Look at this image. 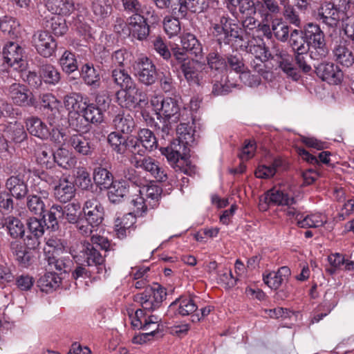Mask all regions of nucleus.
I'll use <instances>...</instances> for the list:
<instances>
[{"label":"nucleus","mask_w":354,"mask_h":354,"mask_svg":"<svg viewBox=\"0 0 354 354\" xmlns=\"http://www.w3.org/2000/svg\"><path fill=\"white\" fill-rule=\"evenodd\" d=\"M26 126L28 133L41 140H46L50 136L47 125L38 117L31 116L26 120Z\"/></svg>","instance_id":"29"},{"label":"nucleus","mask_w":354,"mask_h":354,"mask_svg":"<svg viewBox=\"0 0 354 354\" xmlns=\"http://www.w3.org/2000/svg\"><path fill=\"white\" fill-rule=\"evenodd\" d=\"M289 44L294 52L308 53L304 32L294 30L290 32Z\"/></svg>","instance_id":"44"},{"label":"nucleus","mask_w":354,"mask_h":354,"mask_svg":"<svg viewBox=\"0 0 354 354\" xmlns=\"http://www.w3.org/2000/svg\"><path fill=\"white\" fill-rule=\"evenodd\" d=\"M281 161L276 160L270 166L261 165L255 171V176L258 178H268L272 177L280 165Z\"/></svg>","instance_id":"64"},{"label":"nucleus","mask_w":354,"mask_h":354,"mask_svg":"<svg viewBox=\"0 0 354 354\" xmlns=\"http://www.w3.org/2000/svg\"><path fill=\"white\" fill-rule=\"evenodd\" d=\"M8 137L16 143L23 142L27 138V133L24 125L17 122H10L6 130Z\"/></svg>","instance_id":"49"},{"label":"nucleus","mask_w":354,"mask_h":354,"mask_svg":"<svg viewBox=\"0 0 354 354\" xmlns=\"http://www.w3.org/2000/svg\"><path fill=\"white\" fill-rule=\"evenodd\" d=\"M316 72L322 80L330 84H338L343 77V73L339 67L331 62L321 63L316 68Z\"/></svg>","instance_id":"22"},{"label":"nucleus","mask_w":354,"mask_h":354,"mask_svg":"<svg viewBox=\"0 0 354 354\" xmlns=\"http://www.w3.org/2000/svg\"><path fill=\"white\" fill-rule=\"evenodd\" d=\"M50 28L55 35H63L68 30L65 19L61 15H54L51 17Z\"/></svg>","instance_id":"60"},{"label":"nucleus","mask_w":354,"mask_h":354,"mask_svg":"<svg viewBox=\"0 0 354 354\" xmlns=\"http://www.w3.org/2000/svg\"><path fill=\"white\" fill-rule=\"evenodd\" d=\"M184 17L176 16H166L163 20V28L167 35L171 38L177 36L181 30V26L179 19Z\"/></svg>","instance_id":"48"},{"label":"nucleus","mask_w":354,"mask_h":354,"mask_svg":"<svg viewBox=\"0 0 354 354\" xmlns=\"http://www.w3.org/2000/svg\"><path fill=\"white\" fill-rule=\"evenodd\" d=\"M181 44L187 52L197 56L202 51L201 45L196 37L191 34L187 33L181 37Z\"/></svg>","instance_id":"52"},{"label":"nucleus","mask_w":354,"mask_h":354,"mask_svg":"<svg viewBox=\"0 0 354 354\" xmlns=\"http://www.w3.org/2000/svg\"><path fill=\"white\" fill-rule=\"evenodd\" d=\"M108 197L112 203H118L128 193V187L125 181L115 180L108 187Z\"/></svg>","instance_id":"42"},{"label":"nucleus","mask_w":354,"mask_h":354,"mask_svg":"<svg viewBox=\"0 0 354 354\" xmlns=\"http://www.w3.org/2000/svg\"><path fill=\"white\" fill-rule=\"evenodd\" d=\"M135 74L138 81L146 85L153 84L157 80L156 67L147 57L140 58L134 66Z\"/></svg>","instance_id":"11"},{"label":"nucleus","mask_w":354,"mask_h":354,"mask_svg":"<svg viewBox=\"0 0 354 354\" xmlns=\"http://www.w3.org/2000/svg\"><path fill=\"white\" fill-rule=\"evenodd\" d=\"M159 9H169L173 16L185 17L188 11H196L201 9L199 0H152Z\"/></svg>","instance_id":"8"},{"label":"nucleus","mask_w":354,"mask_h":354,"mask_svg":"<svg viewBox=\"0 0 354 354\" xmlns=\"http://www.w3.org/2000/svg\"><path fill=\"white\" fill-rule=\"evenodd\" d=\"M27 207L35 215L44 217L45 205L41 198L37 195H30L27 197Z\"/></svg>","instance_id":"57"},{"label":"nucleus","mask_w":354,"mask_h":354,"mask_svg":"<svg viewBox=\"0 0 354 354\" xmlns=\"http://www.w3.org/2000/svg\"><path fill=\"white\" fill-rule=\"evenodd\" d=\"M304 32L310 58L319 60L325 57L328 50L326 47L324 33L319 26L308 23L305 26Z\"/></svg>","instance_id":"3"},{"label":"nucleus","mask_w":354,"mask_h":354,"mask_svg":"<svg viewBox=\"0 0 354 354\" xmlns=\"http://www.w3.org/2000/svg\"><path fill=\"white\" fill-rule=\"evenodd\" d=\"M46 7L55 15H68L75 9L73 0H46Z\"/></svg>","instance_id":"33"},{"label":"nucleus","mask_w":354,"mask_h":354,"mask_svg":"<svg viewBox=\"0 0 354 354\" xmlns=\"http://www.w3.org/2000/svg\"><path fill=\"white\" fill-rule=\"evenodd\" d=\"M108 142L112 149L119 154H124L127 150L129 141L118 132H111L108 136Z\"/></svg>","instance_id":"45"},{"label":"nucleus","mask_w":354,"mask_h":354,"mask_svg":"<svg viewBox=\"0 0 354 354\" xmlns=\"http://www.w3.org/2000/svg\"><path fill=\"white\" fill-rule=\"evenodd\" d=\"M68 122L69 126L77 131H82L85 128L86 122L82 113L68 112Z\"/></svg>","instance_id":"63"},{"label":"nucleus","mask_w":354,"mask_h":354,"mask_svg":"<svg viewBox=\"0 0 354 354\" xmlns=\"http://www.w3.org/2000/svg\"><path fill=\"white\" fill-rule=\"evenodd\" d=\"M207 62L213 77L226 75L227 64L226 59L217 51H211L207 56Z\"/></svg>","instance_id":"28"},{"label":"nucleus","mask_w":354,"mask_h":354,"mask_svg":"<svg viewBox=\"0 0 354 354\" xmlns=\"http://www.w3.org/2000/svg\"><path fill=\"white\" fill-rule=\"evenodd\" d=\"M82 76L86 84L94 87L99 86L100 76L92 64H86L82 66Z\"/></svg>","instance_id":"51"},{"label":"nucleus","mask_w":354,"mask_h":354,"mask_svg":"<svg viewBox=\"0 0 354 354\" xmlns=\"http://www.w3.org/2000/svg\"><path fill=\"white\" fill-rule=\"evenodd\" d=\"M115 97L119 105L127 109L141 107L148 104L146 93L138 88L136 83L117 91Z\"/></svg>","instance_id":"7"},{"label":"nucleus","mask_w":354,"mask_h":354,"mask_svg":"<svg viewBox=\"0 0 354 354\" xmlns=\"http://www.w3.org/2000/svg\"><path fill=\"white\" fill-rule=\"evenodd\" d=\"M70 253L77 263L88 266H96L98 273H102L105 270L103 266L104 257L91 243H81L77 245V250L71 248Z\"/></svg>","instance_id":"5"},{"label":"nucleus","mask_w":354,"mask_h":354,"mask_svg":"<svg viewBox=\"0 0 354 354\" xmlns=\"http://www.w3.org/2000/svg\"><path fill=\"white\" fill-rule=\"evenodd\" d=\"M316 19L330 28H336L340 20L339 10L332 3H324L317 10Z\"/></svg>","instance_id":"20"},{"label":"nucleus","mask_w":354,"mask_h":354,"mask_svg":"<svg viewBox=\"0 0 354 354\" xmlns=\"http://www.w3.org/2000/svg\"><path fill=\"white\" fill-rule=\"evenodd\" d=\"M3 223L4 227H6L8 233L12 238H21L25 234V226L18 218L8 216Z\"/></svg>","instance_id":"39"},{"label":"nucleus","mask_w":354,"mask_h":354,"mask_svg":"<svg viewBox=\"0 0 354 354\" xmlns=\"http://www.w3.org/2000/svg\"><path fill=\"white\" fill-rule=\"evenodd\" d=\"M161 192L160 187L153 184L144 185L139 187L138 189V192L145 198L149 206L155 205V203L158 201Z\"/></svg>","instance_id":"47"},{"label":"nucleus","mask_w":354,"mask_h":354,"mask_svg":"<svg viewBox=\"0 0 354 354\" xmlns=\"http://www.w3.org/2000/svg\"><path fill=\"white\" fill-rule=\"evenodd\" d=\"M212 80V93L215 95H225L231 91L232 84L227 82L226 75H218Z\"/></svg>","instance_id":"58"},{"label":"nucleus","mask_w":354,"mask_h":354,"mask_svg":"<svg viewBox=\"0 0 354 354\" xmlns=\"http://www.w3.org/2000/svg\"><path fill=\"white\" fill-rule=\"evenodd\" d=\"M274 57H277L279 66L283 72L295 80L299 78V75L297 69L294 68L291 62V57L285 50L275 47L273 50V58Z\"/></svg>","instance_id":"30"},{"label":"nucleus","mask_w":354,"mask_h":354,"mask_svg":"<svg viewBox=\"0 0 354 354\" xmlns=\"http://www.w3.org/2000/svg\"><path fill=\"white\" fill-rule=\"evenodd\" d=\"M272 30L275 37L281 41H286L289 36V27L284 22L274 21Z\"/></svg>","instance_id":"61"},{"label":"nucleus","mask_w":354,"mask_h":354,"mask_svg":"<svg viewBox=\"0 0 354 354\" xmlns=\"http://www.w3.org/2000/svg\"><path fill=\"white\" fill-rule=\"evenodd\" d=\"M41 105L47 109L46 115L50 125L56 123L59 110L57 108L58 101L57 98L51 93H45L41 95Z\"/></svg>","instance_id":"32"},{"label":"nucleus","mask_w":354,"mask_h":354,"mask_svg":"<svg viewBox=\"0 0 354 354\" xmlns=\"http://www.w3.org/2000/svg\"><path fill=\"white\" fill-rule=\"evenodd\" d=\"M112 78L113 82L123 89L129 86H132L135 82L130 75L123 68H115L112 71Z\"/></svg>","instance_id":"53"},{"label":"nucleus","mask_w":354,"mask_h":354,"mask_svg":"<svg viewBox=\"0 0 354 354\" xmlns=\"http://www.w3.org/2000/svg\"><path fill=\"white\" fill-rule=\"evenodd\" d=\"M130 204L132 206L134 216H142L147 211L149 203L145 198L139 193L131 196Z\"/></svg>","instance_id":"54"},{"label":"nucleus","mask_w":354,"mask_h":354,"mask_svg":"<svg viewBox=\"0 0 354 354\" xmlns=\"http://www.w3.org/2000/svg\"><path fill=\"white\" fill-rule=\"evenodd\" d=\"M150 104L158 115L162 118L165 122L177 123L179 118L187 119L189 115L185 108L180 109L178 101L174 97H162L160 95H154L150 100Z\"/></svg>","instance_id":"2"},{"label":"nucleus","mask_w":354,"mask_h":354,"mask_svg":"<svg viewBox=\"0 0 354 354\" xmlns=\"http://www.w3.org/2000/svg\"><path fill=\"white\" fill-rule=\"evenodd\" d=\"M75 190L74 183L66 177H64L53 188V194L56 200L66 203L75 196Z\"/></svg>","instance_id":"26"},{"label":"nucleus","mask_w":354,"mask_h":354,"mask_svg":"<svg viewBox=\"0 0 354 354\" xmlns=\"http://www.w3.org/2000/svg\"><path fill=\"white\" fill-rule=\"evenodd\" d=\"M127 28L133 38L142 41L149 35V26L142 15H132L127 19Z\"/></svg>","instance_id":"18"},{"label":"nucleus","mask_w":354,"mask_h":354,"mask_svg":"<svg viewBox=\"0 0 354 354\" xmlns=\"http://www.w3.org/2000/svg\"><path fill=\"white\" fill-rule=\"evenodd\" d=\"M6 187L8 192L17 200L24 198L28 192V185L21 174L8 178L6 182Z\"/></svg>","instance_id":"25"},{"label":"nucleus","mask_w":354,"mask_h":354,"mask_svg":"<svg viewBox=\"0 0 354 354\" xmlns=\"http://www.w3.org/2000/svg\"><path fill=\"white\" fill-rule=\"evenodd\" d=\"M55 162L64 169H69L75 166L76 160L68 150L59 148L54 153L53 164Z\"/></svg>","instance_id":"46"},{"label":"nucleus","mask_w":354,"mask_h":354,"mask_svg":"<svg viewBox=\"0 0 354 354\" xmlns=\"http://www.w3.org/2000/svg\"><path fill=\"white\" fill-rule=\"evenodd\" d=\"M88 100L86 95L80 93H72L64 97V104L68 112L82 113Z\"/></svg>","instance_id":"31"},{"label":"nucleus","mask_w":354,"mask_h":354,"mask_svg":"<svg viewBox=\"0 0 354 354\" xmlns=\"http://www.w3.org/2000/svg\"><path fill=\"white\" fill-rule=\"evenodd\" d=\"M266 200H268L272 205L284 207L283 212L287 216V211L290 207H297V201L292 196L289 195L285 191L274 187L266 193Z\"/></svg>","instance_id":"16"},{"label":"nucleus","mask_w":354,"mask_h":354,"mask_svg":"<svg viewBox=\"0 0 354 354\" xmlns=\"http://www.w3.org/2000/svg\"><path fill=\"white\" fill-rule=\"evenodd\" d=\"M194 123L191 111H189V115L187 119H183V117L179 118L178 122L180 123L176 127V133L178 135V146L181 148V145L183 147L186 145H192L195 141L194 133L192 125L190 122Z\"/></svg>","instance_id":"15"},{"label":"nucleus","mask_w":354,"mask_h":354,"mask_svg":"<svg viewBox=\"0 0 354 354\" xmlns=\"http://www.w3.org/2000/svg\"><path fill=\"white\" fill-rule=\"evenodd\" d=\"M41 77L46 84H57L61 80L59 70L50 64H43L40 68Z\"/></svg>","instance_id":"41"},{"label":"nucleus","mask_w":354,"mask_h":354,"mask_svg":"<svg viewBox=\"0 0 354 354\" xmlns=\"http://www.w3.org/2000/svg\"><path fill=\"white\" fill-rule=\"evenodd\" d=\"M283 15L285 18V19L290 24L297 26L300 27L301 26V18L298 14V12L296 11L295 8L287 3L284 4L283 6Z\"/></svg>","instance_id":"62"},{"label":"nucleus","mask_w":354,"mask_h":354,"mask_svg":"<svg viewBox=\"0 0 354 354\" xmlns=\"http://www.w3.org/2000/svg\"><path fill=\"white\" fill-rule=\"evenodd\" d=\"M32 43L37 53L44 57L52 56L57 48V42L47 31H37L33 36Z\"/></svg>","instance_id":"13"},{"label":"nucleus","mask_w":354,"mask_h":354,"mask_svg":"<svg viewBox=\"0 0 354 354\" xmlns=\"http://www.w3.org/2000/svg\"><path fill=\"white\" fill-rule=\"evenodd\" d=\"M24 49L18 43L8 42L3 49V56L8 66L15 71H22L25 68Z\"/></svg>","instance_id":"9"},{"label":"nucleus","mask_w":354,"mask_h":354,"mask_svg":"<svg viewBox=\"0 0 354 354\" xmlns=\"http://www.w3.org/2000/svg\"><path fill=\"white\" fill-rule=\"evenodd\" d=\"M66 144L75 153L82 156L91 157L95 151V145L92 140L82 133L71 135Z\"/></svg>","instance_id":"14"},{"label":"nucleus","mask_w":354,"mask_h":354,"mask_svg":"<svg viewBox=\"0 0 354 354\" xmlns=\"http://www.w3.org/2000/svg\"><path fill=\"white\" fill-rule=\"evenodd\" d=\"M138 139L140 141L138 142H141L142 146H144L148 151H151L157 148L158 144L156 138L153 132L148 129H140L138 132Z\"/></svg>","instance_id":"55"},{"label":"nucleus","mask_w":354,"mask_h":354,"mask_svg":"<svg viewBox=\"0 0 354 354\" xmlns=\"http://www.w3.org/2000/svg\"><path fill=\"white\" fill-rule=\"evenodd\" d=\"M333 55L335 61L343 66L350 67L354 64V55L348 48L346 40H342L339 44H335Z\"/></svg>","instance_id":"27"},{"label":"nucleus","mask_w":354,"mask_h":354,"mask_svg":"<svg viewBox=\"0 0 354 354\" xmlns=\"http://www.w3.org/2000/svg\"><path fill=\"white\" fill-rule=\"evenodd\" d=\"M59 64L66 73L75 71L78 66L75 56L71 52L66 50L59 59Z\"/></svg>","instance_id":"56"},{"label":"nucleus","mask_w":354,"mask_h":354,"mask_svg":"<svg viewBox=\"0 0 354 354\" xmlns=\"http://www.w3.org/2000/svg\"><path fill=\"white\" fill-rule=\"evenodd\" d=\"M91 8L97 19L107 17L112 11L110 0H94Z\"/></svg>","instance_id":"50"},{"label":"nucleus","mask_w":354,"mask_h":354,"mask_svg":"<svg viewBox=\"0 0 354 354\" xmlns=\"http://www.w3.org/2000/svg\"><path fill=\"white\" fill-rule=\"evenodd\" d=\"M82 113L86 122L100 124L104 120V113L96 107L94 103H91L90 100H88Z\"/></svg>","instance_id":"43"},{"label":"nucleus","mask_w":354,"mask_h":354,"mask_svg":"<svg viewBox=\"0 0 354 354\" xmlns=\"http://www.w3.org/2000/svg\"><path fill=\"white\" fill-rule=\"evenodd\" d=\"M198 309V305L192 297H180L169 306V311L175 315L187 316L192 315Z\"/></svg>","instance_id":"24"},{"label":"nucleus","mask_w":354,"mask_h":354,"mask_svg":"<svg viewBox=\"0 0 354 354\" xmlns=\"http://www.w3.org/2000/svg\"><path fill=\"white\" fill-rule=\"evenodd\" d=\"M6 94L15 105L20 106H35L32 94L25 85L13 83L6 88Z\"/></svg>","instance_id":"12"},{"label":"nucleus","mask_w":354,"mask_h":354,"mask_svg":"<svg viewBox=\"0 0 354 354\" xmlns=\"http://www.w3.org/2000/svg\"><path fill=\"white\" fill-rule=\"evenodd\" d=\"M61 277L54 272H47L37 281L41 292L49 293L55 290L61 284Z\"/></svg>","instance_id":"34"},{"label":"nucleus","mask_w":354,"mask_h":354,"mask_svg":"<svg viewBox=\"0 0 354 354\" xmlns=\"http://www.w3.org/2000/svg\"><path fill=\"white\" fill-rule=\"evenodd\" d=\"M246 51L251 55H254V63L257 66V70L261 71L262 63L268 60L270 57L273 58V53H270L267 48L263 40L259 39L258 41L252 39L248 41V45L245 46Z\"/></svg>","instance_id":"19"},{"label":"nucleus","mask_w":354,"mask_h":354,"mask_svg":"<svg viewBox=\"0 0 354 354\" xmlns=\"http://www.w3.org/2000/svg\"><path fill=\"white\" fill-rule=\"evenodd\" d=\"M82 212L87 223L92 225L98 226L104 219V208L100 203L95 198L88 199L85 201Z\"/></svg>","instance_id":"17"},{"label":"nucleus","mask_w":354,"mask_h":354,"mask_svg":"<svg viewBox=\"0 0 354 354\" xmlns=\"http://www.w3.org/2000/svg\"><path fill=\"white\" fill-rule=\"evenodd\" d=\"M166 292L158 284L153 287H147L140 293L134 295V301L140 304L142 310L152 312L158 309L166 297Z\"/></svg>","instance_id":"6"},{"label":"nucleus","mask_w":354,"mask_h":354,"mask_svg":"<svg viewBox=\"0 0 354 354\" xmlns=\"http://www.w3.org/2000/svg\"><path fill=\"white\" fill-rule=\"evenodd\" d=\"M64 248L65 245L60 239L50 238L47 240L44 253L49 270H55L61 272H67L71 261L68 257L61 255Z\"/></svg>","instance_id":"4"},{"label":"nucleus","mask_w":354,"mask_h":354,"mask_svg":"<svg viewBox=\"0 0 354 354\" xmlns=\"http://www.w3.org/2000/svg\"><path fill=\"white\" fill-rule=\"evenodd\" d=\"M54 153L50 148L44 147L37 151V161L41 166L51 167L53 165Z\"/></svg>","instance_id":"59"},{"label":"nucleus","mask_w":354,"mask_h":354,"mask_svg":"<svg viewBox=\"0 0 354 354\" xmlns=\"http://www.w3.org/2000/svg\"><path fill=\"white\" fill-rule=\"evenodd\" d=\"M287 217L289 219L295 220L299 227H319L326 223V218L322 214H314L304 216L298 209V206L290 207L287 211Z\"/></svg>","instance_id":"10"},{"label":"nucleus","mask_w":354,"mask_h":354,"mask_svg":"<svg viewBox=\"0 0 354 354\" xmlns=\"http://www.w3.org/2000/svg\"><path fill=\"white\" fill-rule=\"evenodd\" d=\"M27 225L28 234L24 241L30 249H35L39 245V239L44 235V225L41 220L36 218H30Z\"/></svg>","instance_id":"21"},{"label":"nucleus","mask_w":354,"mask_h":354,"mask_svg":"<svg viewBox=\"0 0 354 354\" xmlns=\"http://www.w3.org/2000/svg\"><path fill=\"white\" fill-rule=\"evenodd\" d=\"M214 28L213 35L218 44H229L236 39H242V30L227 17L221 9L213 10L209 16Z\"/></svg>","instance_id":"1"},{"label":"nucleus","mask_w":354,"mask_h":354,"mask_svg":"<svg viewBox=\"0 0 354 354\" xmlns=\"http://www.w3.org/2000/svg\"><path fill=\"white\" fill-rule=\"evenodd\" d=\"M198 68L199 64L194 61H188L181 64L182 72L189 84H200L201 77Z\"/></svg>","instance_id":"38"},{"label":"nucleus","mask_w":354,"mask_h":354,"mask_svg":"<svg viewBox=\"0 0 354 354\" xmlns=\"http://www.w3.org/2000/svg\"><path fill=\"white\" fill-rule=\"evenodd\" d=\"M135 166L150 173L158 181L163 182L167 178L165 169L160 166L158 162L151 157L137 160Z\"/></svg>","instance_id":"23"},{"label":"nucleus","mask_w":354,"mask_h":354,"mask_svg":"<svg viewBox=\"0 0 354 354\" xmlns=\"http://www.w3.org/2000/svg\"><path fill=\"white\" fill-rule=\"evenodd\" d=\"M93 180L100 189H107L113 184V176L106 169L98 167L94 169Z\"/></svg>","instance_id":"40"},{"label":"nucleus","mask_w":354,"mask_h":354,"mask_svg":"<svg viewBox=\"0 0 354 354\" xmlns=\"http://www.w3.org/2000/svg\"><path fill=\"white\" fill-rule=\"evenodd\" d=\"M62 223L75 224L82 218V210L79 203H71L62 207Z\"/></svg>","instance_id":"36"},{"label":"nucleus","mask_w":354,"mask_h":354,"mask_svg":"<svg viewBox=\"0 0 354 354\" xmlns=\"http://www.w3.org/2000/svg\"><path fill=\"white\" fill-rule=\"evenodd\" d=\"M115 129L123 133H130L135 127V122L132 115L124 111L118 113L113 120Z\"/></svg>","instance_id":"35"},{"label":"nucleus","mask_w":354,"mask_h":354,"mask_svg":"<svg viewBox=\"0 0 354 354\" xmlns=\"http://www.w3.org/2000/svg\"><path fill=\"white\" fill-rule=\"evenodd\" d=\"M0 30L12 38H17L21 34V27L19 21L7 16L0 19Z\"/></svg>","instance_id":"37"}]
</instances>
